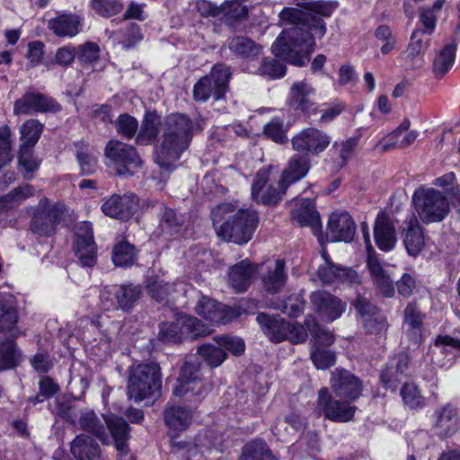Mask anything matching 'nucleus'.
Returning <instances> with one entry per match:
<instances>
[{
    "label": "nucleus",
    "instance_id": "37",
    "mask_svg": "<svg viewBox=\"0 0 460 460\" xmlns=\"http://www.w3.org/2000/svg\"><path fill=\"white\" fill-rule=\"evenodd\" d=\"M18 313L11 300L0 299V331L15 338L20 334L17 327Z\"/></svg>",
    "mask_w": 460,
    "mask_h": 460
},
{
    "label": "nucleus",
    "instance_id": "57",
    "mask_svg": "<svg viewBox=\"0 0 460 460\" xmlns=\"http://www.w3.org/2000/svg\"><path fill=\"white\" fill-rule=\"evenodd\" d=\"M43 124L39 120L31 119L25 121L21 128L22 139L27 146H33L41 135Z\"/></svg>",
    "mask_w": 460,
    "mask_h": 460
},
{
    "label": "nucleus",
    "instance_id": "45",
    "mask_svg": "<svg viewBox=\"0 0 460 460\" xmlns=\"http://www.w3.org/2000/svg\"><path fill=\"white\" fill-rule=\"evenodd\" d=\"M179 323L181 328L182 340H194L200 336L208 335L211 330L194 316L179 315Z\"/></svg>",
    "mask_w": 460,
    "mask_h": 460
},
{
    "label": "nucleus",
    "instance_id": "43",
    "mask_svg": "<svg viewBox=\"0 0 460 460\" xmlns=\"http://www.w3.org/2000/svg\"><path fill=\"white\" fill-rule=\"evenodd\" d=\"M220 16L226 25L234 26L248 16V8L240 0H227L221 4Z\"/></svg>",
    "mask_w": 460,
    "mask_h": 460
},
{
    "label": "nucleus",
    "instance_id": "19",
    "mask_svg": "<svg viewBox=\"0 0 460 460\" xmlns=\"http://www.w3.org/2000/svg\"><path fill=\"white\" fill-rule=\"evenodd\" d=\"M137 207V197L132 192H127L122 196L112 195L102 205V210L110 217L128 220L135 214Z\"/></svg>",
    "mask_w": 460,
    "mask_h": 460
},
{
    "label": "nucleus",
    "instance_id": "27",
    "mask_svg": "<svg viewBox=\"0 0 460 460\" xmlns=\"http://www.w3.org/2000/svg\"><path fill=\"white\" fill-rule=\"evenodd\" d=\"M405 224L406 226L402 232L403 243L409 255L416 257L425 245L423 233L414 215L409 217Z\"/></svg>",
    "mask_w": 460,
    "mask_h": 460
},
{
    "label": "nucleus",
    "instance_id": "25",
    "mask_svg": "<svg viewBox=\"0 0 460 460\" xmlns=\"http://www.w3.org/2000/svg\"><path fill=\"white\" fill-rule=\"evenodd\" d=\"M328 229L333 241L350 242L355 235L356 225L348 212H333L329 218Z\"/></svg>",
    "mask_w": 460,
    "mask_h": 460
},
{
    "label": "nucleus",
    "instance_id": "8",
    "mask_svg": "<svg viewBox=\"0 0 460 460\" xmlns=\"http://www.w3.org/2000/svg\"><path fill=\"white\" fill-rule=\"evenodd\" d=\"M109 165L116 167L119 175H133L142 166V160L136 148L118 140H111L105 146Z\"/></svg>",
    "mask_w": 460,
    "mask_h": 460
},
{
    "label": "nucleus",
    "instance_id": "5",
    "mask_svg": "<svg viewBox=\"0 0 460 460\" xmlns=\"http://www.w3.org/2000/svg\"><path fill=\"white\" fill-rule=\"evenodd\" d=\"M420 219L425 224L441 222L449 213V201L440 190L420 188L412 195Z\"/></svg>",
    "mask_w": 460,
    "mask_h": 460
},
{
    "label": "nucleus",
    "instance_id": "48",
    "mask_svg": "<svg viewBox=\"0 0 460 460\" xmlns=\"http://www.w3.org/2000/svg\"><path fill=\"white\" fill-rule=\"evenodd\" d=\"M112 261L116 266L128 267L137 261V251L134 245L127 241L117 243L112 250Z\"/></svg>",
    "mask_w": 460,
    "mask_h": 460
},
{
    "label": "nucleus",
    "instance_id": "9",
    "mask_svg": "<svg viewBox=\"0 0 460 460\" xmlns=\"http://www.w3.org/2000/svg\"><path fill=\"white\" fill-rule=\"evenodd\" d=\"M63 213L60 204L49 199H40L31 221V230L40 236H51L55 234Z\"/></svg>",
    "mask_w": 460,
    "mask_h": 460
},
{
    "label": "nucleus",
    "instance_id": "10",
    "mask_svg": "<svg viewBox=\"0 0 460 460\" xmlns=\"http://www.w3.org/2000/svg\"><path fill=\"white\" fill-rule=\"evenodd\" d=\"M349 402L334 399L329 389L323 387L318 392L314 411L318 415H323L329 420L348 422L353 419L357 411V407L350 405Z\"/></svg>",
    "mask_w": 460,
    "mask_h": 460
},
{
    "label": "nucleus",
    "instance_id": "47",
    "mask_svg": "<svg viewBox=\"0 0 460 460\" xmlns=\"http://www.w3.org/2000/svg\"><path fill=\"white\" fill-rule=\"evenodd\" d=\"M238 460H276L268 448L267 444L261 439L247 443Z\"/></svg>",
    "mask_w": 460,
    "mask_h": 460
},
{
    "label": "nucleus",
    "instance_id": "20",
    "mask_svg": "<svg viewBox=\"0 0 460 460\" xmlns=\"http://www.w3.org/2000/svg\"><path fill=\"white\" fill-rule=\"evenodd\" d=\"M314 96L315 89L311 84L306 81H296L290 87L288 102L296 111L314 114L318 110Z\"/></svg>",
    "mask_w": 460,
    "mask_h": 460
},
{
    "label": "nucleus",
    "instance_id": "53",
    "mask_svg": "<svg viewBox=\"0 0 460 460\" xmlns=\"http://www.w3.org/2000/svg\"><path fill=\"white\" fill-rule=\"evenodd\" d=\"M20 352L13 341L0 343V370L11 369L18 365Z\"/></svg>",
    "mask_w": 460,
    "mask_h": 460
},
{
    "label": "nucleus",
    "instance_id": "41",
    "mask_svg": "<svg viewBox=\"0 0 460 460\" xmlns=\"http://www.w3.org/2000/svg\"><path fill=\"white\" fill-rule=\"evenodd\" d=\"M105 422L113 438L116 449L125 452V447H128L130 437L128 424L123 418L117 416L107 419Z\"/></svg>",
    "mask_w": 460,
    "mask_h": 460
},
{
    "label": "nucleus",
    "instance_id": "29",
    "mask_svg": "<svg viewBox=\"0 0 460 460\" xmlns=\"http://www.w3.org/2000/svg\"><path fill=\"white\" fill-rule=\"evenodd\" d=\"M70 451L77 460H103L98 443L84 434H80L73 439Z\"/></svg>",
    "mask_w": 460,
    "mask_h": 460
},
{
    "label": "nucleus",
    "instance_id": "26",
    "mask_svg": "<svg viewBox=\"0 0 460 460\" xmlns=\"http://www.w3.org/2000/svg\"><path fill=\"white\" fill-rule=\"evenodd\" d=\"M311 168V161L308 156L302 154L293 155L281 173L282 186L288 188L302 180L308 173Z\"/></svg>",
    "mask_w": 460,
    "mask_h": 460
},
{
    "label": "nucleus",
    "instance_id": "36",
    "mask_svg": "<svg viewBox=\"0 0 460 460\" xmlns=\"http://www.w3.org/2000/svg\"><path fill=\"white\" fill-rule=\"evenodd\" d=\"M113 293L119 309L129 312L140 299L142 288L139 285L123 284L113 286Z\"/></svg>",
    "mask_w": 460,
    "mask_h": 460
},
{
    "label": "nucleus",
    "instance_id": "51",
    "mask_svg": "<svg viewBox=\"0 0 460 460\" xmlns=\"http://www.w3.org/2000/svg\"><path fill=\"white\" fill-rule=\"evenodd\" d=\"M197 354L211 367L220 366L226 358V352L217 343H204L197 349Z\"/></svg>",
    "mask_w": 460,
    "mask_h": 460
},
{
    "label": "nucleus",
    "instance_id": "1",
    "mask_svg": "<svg viewBox=\"0 0 460 460\" xmlns=\"http://www.w3.org/2000/svg\"><path fill=\"white\" fill-rule=\"evenodd\" d=\"M280 21L291 27L284 30L271 46L272 53L287 62L305 66L314 50V37L322 38L326 32L322 19L296 8L287 7L279 13Z\"/></svg>",
    "mask_w": 460,
    "mask_h": 460
},
{
    "label": "nucleus",
    "instance_id": "3",
    "mask_svg": "<svg viewBox=\"0 0 460 460\" xmlns=\"http://www.w3.org/2000/svg\"><path fill=\"white\" fill-rule=\"evenodd\" d=\"M213 226L217 234L224 240L237 244L248 243L259 224L257 212L241 208L235 211L234 205L224 203L211 211Z\"/></svg>",
    "mask_w": 460,
    "mask_h": 460
},
{
    "label": "nucleus",
    "instance_id": "64",
    "mask_svg": "<svg viewBox=\"0 0 460 460\" xmlns=\"http://www.w3.org/2000/svg\"><path fill=\"white\" fill-rule=\"evenodd\" d=\"M401 395L404 403L411 409L422 405V396L418 387L413 384H404L401 389Z\"/></svg>",
    "mask_w": 460,
    "mask_h": 460
},
{
    "label": "nucleus",
    "instance_id": "24",
    "mask_svg": "<svg viewBox=\"0 0 460 460\" xmlns=\"http://www.w3.org/2000/svg\"><path fill=\"white\" fill-rule=\"evenodd\" d=\"M374 236L377 247L385 252L394 248L397 237L395 227L390 217L383 212L378 213L375 227Z\"/></svg>",
    "mask_w": 460,
    "mask_h": 460
},
{
    "label": "nucleus",
    "instance_id": "50",
    "mask_svg": "<svg viewBox=\"0 0 460 460\" xmlns=\"http://www.w3.org/2000/svg\"><path fill=\"white\" fill-rule=\"evenodd\" d=\"M358 137H350L347 140L335 141L332 147V155L337 156L336 164L342 168L353 156L355 148L358 145Z\"/></svg>",
    "mask_w": 460,
    "mask_h": 460
},
{
    "label": "nucleus",
    "instance_id": "44",
    "mask_svg": "<svg viewBox=\"0 0 460 460\" xmlns=\"http://www.w3.org/2000/svg\"><path fill=\"white\" fill-rule=\"evenodd\" d=\"M79 425L82 429L92 433L102 442L108 438L106 427L92 410H84L80 412Z\"/></svg>",
    "mask_w": 460,
    "mask_h": 460
},
{
    "label": "nucleus",
    "instance_id": "52",
    "mask_svg": "<svg viewBox=\"0 0 460 460\" xmlns=\"http://www.w3.org/2000/svg\"><path fill=\"white\" fill-rule=\"evenodd\" d=\"M250 72L270 79H277L285 75L286 66L276 58H263L260 66Z\"/></svg>",
    "mask_w": 460,
    "mask_h": 460
},
{
    "label": "nucleus",
    "instance_id": "56",
    "mask_svg": "<svg viewBox=\"0 0 460 460\" xmlns=\"http://www.w3.org/2000/svg\"><path fill=\"white\" fill-rule=\"evenodd\" d=\"M158 339L163 342H181L182 341L179 316L173 322H164L159 325Z\"/></svg>",
    "mask_w": 460,
    "mask_h": 460
},
{
    "label": "nucleus",
    "instance_id": "63",
    "mask_svg": "<svg viewBox=\"0 0 460 460\" xmlns=\"http://www.w3.org/2000/svg\"><path fill=\"white\" fill-rule=\"evenodd\" d=\"M214 341L224 349L225 352L229 351L235 356L244 352L245 345L242 339L229 336H216Z\"/></svg>",
    "mask_w": 460,
    "mask_h": 460
},
{
    "label": "nucleus",
    "instance_id": "18",
    "mask_svg": "<svg viewBox=\"0 0 460 460\" xmlns=\"http://www.w3.org/2000/svg\"><path fill=\"white\" fill-rule=\"evenodd\" d=\"M314 310L327 322H332L346 311V303L323 290H317L310 296Z\"/></svg>",
    "mask_w": 460,
    "mask_h": 460
},
{
    "label": "nucleus",
    "instance_id": "60",
    "mask_svg": "<svg viewBox=\"0 0 460 460\" xmlns=\"http://www.w3.org/2000/svg\"><path fill=\"white\" fill-rule=\"evenodd\" d=\"M92 6L98 14L104 17L119 13L123 7L120 0H93Z\"/></svg>",
    "mask_w": 460,
    "mask_h": 460
},
{
    "label": "nucleus",
    "instance_id": "46",
    "mask_svg": "<svg viewBox=\"0 0 460 460\" xmlns=\"http://www.w3.org/2000/svg\"><path fill=\"white\" fill-rule=\"evenodd\" d=\"M75 147L81 173L84 175L94 173L97 169V158L94 155L93 149L84 142L75 143Z\"/></svg>",
    "mask_w": 460,
    "mask_h": 460
},
{
    "label": "nucleus",
    "instance_id": "58",
    "mask_svg": "<svg viewBox=\"0 0 460 460\" xmlns=\"http://www.w3.org/2000/svg\"><path fill=\"white\" fill-rule=\"evenodd\" d=\"M310 357L315 367L322 370L331 367L336 361L335 354L324 348H313Z\"/></svg>",
    "mask_w": 460,
    "mask_h": 460
},
{
    "label": "nucleus",
    "instance_id": "38",
    "mask_svg": "<svg viewBox=\"0 0 460 460\" xmlns=\"http://www.w3.org/2000/svg\"><path fill=\"white\" fill-rule=\"evenodd\" d=\"M81 20L75 14H61L49 21V28L58 36L74 37L79 31Z\"/></svg>",
    "mask_w": 460,
    "mask_h": 460
},
{
    "label": "nucleus",
    "instance_id": "14",
    "mask_svg": "<svg viewBox=\"0 0 460 460\" xmlns=\"http://www.w3.org/2000/svg\"><path fill=\"white\" fill-rule=\"evenodd\" d=\"M60 104L53 98L33 89L28 90L14 102L13 112L16 115L33 112H58Z\"/></svg>",
    "mask_w": 460,
    "mask_h": 460
},
{
    "label": "nucleus",
    "instance_id": "59",
    "mask_svg": "<svg viewBox=\"0 0 460 460\" xmlns=\"http://www.w3.org/2000/svg\"><path fill=\"white\" fill-rule=\"evenodd\" d=\"M11 130L4 125L0 127V170L12 161L11 155Z\"/></svg>",
    "mask_w": 460,
    "mask_h": 460
},
{
    "label": "nucleus",
    "instance_id": "17",
    "mask_svg": "<svg viewBox=\"0 0 460 460\" xmlns=\"http://www.w3.org/2000/svg\"><path fill=\"white\" fill-rule=\"evenodd\" d=\"M322 257L324 262L318 268L317 276L323 284H354L358 282V276L355 270L332 262L324 250L322 251Z\"/></svg>",
    "mask_w": 460,
    "mask_h": 460
},
{
    "label": "nucleus",
    "instance_id": "7",
    "mask_svg": "<svg viewBox=\"0 0 460 460\" xmlns=\"http://www.w3.org/2000/svg\"><path fill=\"white\" fill-rule=\"evenodd\" d=\"M231 76L230 67L225 64H217L210 73L201 77L193 87V98L196 102H205L210 97L222 99L228 90Z\"/></svg>",
    "mask_w": 460,
    "mask_h": 460
},
{
    "label": "nucleus",
    "instance_id": "35",
    "mask_svg": "<svg viewBox=\"0 0 460 460\" xmlns=\"http://www.w3.org/2000/svg\"><path fill=\"white\" fill-rule=\"evenodd\" d=\"M287 279L284 261L277 260L273 267H269L261 277L262 287L268 293L277 294L284 288Z\"/></svg>",
    "mask_w": 460,
    "mask_h": 460
},
{
    "label": "nucleus",
    "instance_id": "11",
    "mask_svg": "<svg viewBox=\"0 0 460 460\" xmlns=\"http://www.w3.org/2000/svg\"><path fill=\"white\" fill-rule=\"evenodd\" d=\"M332 137L324 131L316 128H306L298 132L291 139L295 151L305 155H318L327 149Z\"/></svg>",
    "mask_w": 460,
    "mask_h": 460
},
{
    "label": "nucleus",
    "instance_id": "6",
    "mask_svg": "<svg viewBox=\"0 0 460 460\" xmlns=\"http://www.w3.org/2000/svg\"><path fill=\"white\" fill-rule=\"evenodd\" d=\"M201 367L198 357L192 355L185 358L173 389L175 396L200 398L208 392V385L202 378Z\"/></svg>",
    "mask_w": 460,
    "mask_h": 460
},
{
    "label": "nucleus",
    "instance_id": "22",
    "mask_svg": "<svg viewBox=\"0 0 460 460\" xmlns=\"http://www.w3.org/2000/svg\"><path fill=\"white\" fill-rule=\"evenodd\" d=\"M159 211V224L157 232L164 238L178 235L183 229L185 216L176 210L166 207L164 203H156Z\"/></svg>",
    "mask_w": 460,
    "mask_h": 460
},
{
    "label": "nucleus",
    "instance_id": "40",
    "mask_svg": "<svg viewBox=\"0 0 460 460\" xmlns=\"http://www.w3.org/2000/svg\"><path fill=\"white\" fill-rule=\"evenodd\" d=\"M294 217L301 226L316 229L321 225L319 213L315 209L314 199H302L300 206L293 211Z\"/></svg>",
    "mask_w": 460,
    "mask_h": 460
},
{
    "label": "nucleus",
    "instance_id": "31",
    "mask_svg": "<svg viewBox=\"0 0 460 460\" xmlns=\"http://www.w3.org/2000/svg\"><path fill=\"white\" fill-rule=\"evenodd\" d=\"M256 320L263 332L269 339L274 342L285 341L288 335L289 322L282 318L270 316L267 314L261 313L257 315Z\"/></svg>",
    "mask_w": 460,
    "mask_h": 460
},
{
    "label": "nucleus",
    "instance_id": "2",
    "mask_svg": "<svg viewBox=\"0 0 460 460\" xmlns=\"http://www.w3.org/2000/svg\"><path fill=\"white\" fill-rule=\"evenodd\" d=\"M203 120H192L183 113H172L164 119L162 139L155 147L154 160L162 169L172 172L175 162L189 148L196 132L203 128Z\"/></svg>",
    "mask_w": 460,
    "mask_h": 460
},
{
    "label": "nucleus",
    "instance_id": "62",
    "mask_svg": "<svg viewBox=\"0 0 460 460\" xmlns=\"http://www.w3.org/2000/svg\"><path fill=\"white\" fill-rule=\"evenodd\" d=\"M367 333L379 335L385 332L388 328L386 318L382 314L367 318L361 321Z\"/></svg>",
    "mask_w": 460,
    "mask_h": 460
},
{
    "label": "nucleus",
    "instance_id": "32",
    "mask_svg": "<svg viewBox=\"0 0 460 460\" xmlns=\"http://www.w3.org/2000/svg\"><path fill=\"white\" fill-rule=\"evenodd\" d=\"M161 117L155 111H146L136 137V143L141 146L153 144L160 133Z\"/></svg>",
    "mask_w": 460,
    "mask_h": 460
},
{
    "label": "nucleus",
    "instance_id": "34",
    "mask_svg": "<svg viewBox=\"0 0 460 460\" xmlns=\"http://www.w3.org/2000/svg\"><path fill=\"white\" fill-rule=\"evenodd\" d=\"M229 50L241 58L253 59L262 51V46L246 36H234L227 40Z\"/></svg>",
    "mask_w": 460,
    "mask_h": 460
},
{
    "label": "nucleus",
    "instance_id": "15",
    "mask_svg": "<svg viewBox=\"0 0 460 460\" xmlns=\"http://www.w3.org/2000/svg\"><path fill=\"white\" fill-rule=\"evenodd\" d=\"M330 385L335 396L341 400L355 401L362 393L359 378L346 369L332 372Z\"/></svg>",
    "mask_w": 460,
    "mask_h": 460
},
{
    "label": "nucleus",
    "instance_id": "33",
    "mask_svg": "<svg viewBox=\"0 0 460 460\" xmlns=\"http://www.w3.org/2000/svg\"><path fill=\"white\" fill-rule=\"evenodd\" d=\"M456 42L445 45L434 57L432 72L438 79L443 78L453 67L456 61Z\"/></svg>",
    "mask_w": 460,
    "mask_h": 460
},
{
    "label": "nucleus",
    "instance_id": "39",
    "mask_svg": "<svg viewBox=\"0 0 460 460\" xmlns=\"http://www.w3.org/2000/svg\"><path fill=\"white\" fill-rule=\"evenodd\" d=\"M423 315L415 304L410 303L404 310V323L408 326L407 337L415 344L421 342Z\"/></svg>",
    "mask_w": 460,
    "mask_h": 460
},
{
    "label": "nucleus",
    "instance_id": "30",
    "mask_svg": "<svg viewBox=\"0 0 460 460\" xmlns=\"http://www.w3.org/2000/svg\"><path fill=\"white\" fill-rule=\"evenodd\" d=\"M435 427L438 429L439 435L447 438L456 433L459 428V417L456 409L447 403L434 412Z\"/></svg>",
    "mask_w": 460,
    "mask_h": 460
},
{
    "label": "nucleus",
    "instance_id": "21",
    "mask_svg": "<svg viewBox=\"0 0 460 460\" xmlns=\"http://www.w3.org/2000/svg\"><path fill=\"white\" fill-rule=\"evenodd\" d=\"M460 350V340L454 339L448 335L438 336L432 347L429 349L426 359L431 364L438 367H445L451 363L456 357V352Z\"/></svg>",
    "mask_w": 460,
    "mask_h": 460
},
{
    "label": "nucleus",
    "instance_id": "42",
    "mask_svg": "<svg viewBox=\"0 0 460 460\" xmlns=\"http://www.w3.org/2000/svg\"><path fill=\"white\" fill-rule=\"evenodd\" d=\"M191 418V411L186 407L171 406L164 411V421L172 430L181 431L186 429Z\"/></svg>",
    "mask_w": 460,
    "mask_h": 460
},
{
    "label": "nucleus",
    "instance_id": "61",
    "mask_svg": "<svg viewBox=\"0 0 460 460\" xmlns=\"http://www.w3.org/2000/svg\"><path fill=\"white\" fill-rule=\"evenodd\" d=\"M76 54L81 64H92L99 59L100 48L96 43L88 41L78 47Z\"/></svg>",
    "mask_w": 460,
    "mask_h": 460
},
{
    "label": "nucleus",
    "instance_id": "28",
    "mask_svg": "<svg viewBox=\"0 0 460 460\" xmlns=\"http://www.w3.org/2000/svg\"><path fill=\"white\" fill-rule=\"evenodd\" d=\"M255 272L254 265L248 260H243L231 267L228 272V283L235 292H244L251 285Z\"/></svg>",
    "mask_w": 460,
    "mask_h": 460
},
{
    "label": "nucleus",
    "instance_id": "4",
    "mask_svg": "<svg viewBox=\"0 0 460 460\" xmlns=\"http://www.w3.org/2000/svg\"><path fill=\"white\" fill-rule=\"evenodd\" d=\"M162 389L161 368L158 364H138L128 370L127 395L138 403L144 400L154 402Z\"/></svg>",
    "mask_w": 460,
    "mask_h": 460
},
{
    "label": "nucleus",
    "instance_id": "13",
    "mask_svg": "<svg viewBox=\"0 0 460 460\" xmlns=\"http://www.w3.org/2000/svg\"><path fill=\"white\" fill-rule=\"evenodd\" d=\"M269 175V172L265 169L257 172L252 185V198L259 204L275 206L281 200L288 187L282 186L280 179L277 186L268 184Z\"/></svg>",
    "mask_w": 460,
    "mask_h": 460
},
{
    "label": "nucleus",
    "instance_id": "23",
    "mask_svg": "<svg viewBox=\"0 0 460 460\" xmlns=\"http://www.w3.org/2000/svg\"><path fill=\"white\" fill-rule=\"evenodd\" d=\"M195 312L212 323L226 324L232 318V312L229 307L206 296H201L198 300Z\"/></svg>",
    "mask_w": 460,
    "mask_h": 460
},
{
    "label": "nucleus",
    "instance_id": "54",
    "mask_svg": "<svg viewBox=\"0 0 460 460\" xmlns=\"http://www.w3.org/2000/svg\"><path fill=\"white\" fill-rule=\"evenodd\" d=\"M287 132L288 127L279 118H272L263 127L265 137L278 144H284L288 141Z\"/></svg>",
    "mask_w": 460,
    "mask_h": 460
},
{
    "label": "nucleus",
    "instance_id": "16",
    "mask_svg": "<svg viewBox=\"0 0 460 460\" xmlns=\"http://www.w3.org/2000/svg\"><path fill=\"white\" fill-rule=\"evenodd\" d=\"M187 288L183 282L169 284L158 279H149L146 284L149 296L169 307L176 306V302L188 292Z\"/></svg>",
    "mask_w": 460,
    "mask_h": 460
},
{
    "label": "nucleus",
    "instance_id": "55",
    "mask_svg": "<svg viewBox=\"0 0 460 460\" xmlns=\"http://www.w3.org/2000/svg\"><path fill=\"white\" fill-rule=\"evenodd\" d=\"M114 124L116 131L123 137L130 139L135 136L137 137L139 125L135 117L128 113L120 114L114 121Z\"/></svg>",
    "mask_w": 460,
    "mask_h": 460
},
{
    "label": "nucleus",
    "instance_id": "49",
    "mask_svg": "<svg viewBox=\"0 0 460 460\" xmlns=\"http://www.w3.org/2000/svg\"><path fill=\"white\" fill-rule=\"evenodd\" d=\"M305 325L314 340V349L316 347L324 348L332 345L334 341V335L322 328L314 318L307 316L305 320Z\"/></svg>",
    "mask_w": 460,
    "mask_h": 460
},
{
    "label": "nucleus",
    "instance_id": "12",
    "mask_svg": "<svg viewBox=\"0 0 460 460\" xmlns=\"http://www.w3.org/2000/svg\"><path fill=\"white\" fill-rule=\"evenodd\" d=\"M74 252L83 267L92 268L97 262V245L93 239L92 224L82 222L75 230Z\"/></svg>",
    "mask_w": 460,
    "mask_h": 460
}]
</instances>
